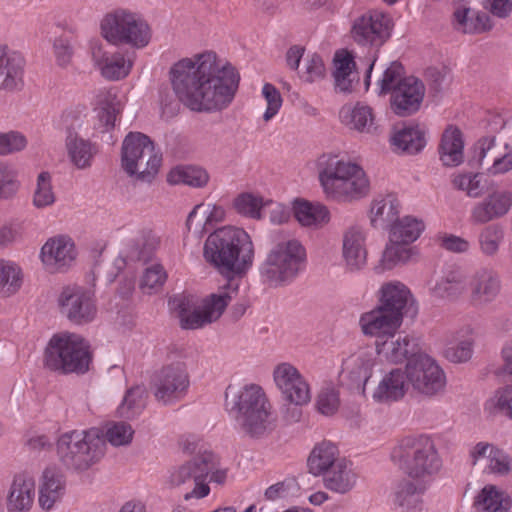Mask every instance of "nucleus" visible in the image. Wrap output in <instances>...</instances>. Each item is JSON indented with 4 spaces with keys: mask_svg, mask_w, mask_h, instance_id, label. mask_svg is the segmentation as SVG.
<instances>
[{
    "mask_svg": "<svg viewBox=\"0 0 512 512\" xmlns=\"http://www.w3.org/2000/svg\"><path fill=\"white\" fill-rule=\"evenodd\" d=\"M169 75L179 101L195 112L227 108L240 81L236 68L230 63L221 64L212 51L180 59L172 65Z\"/></svg>",
    "mask_w": 512,
    "mask_h": 512,
    "instance_id": "f257e3e1",
    "label": "nucleus"
},
{
    "mask_svg": "<svg viewBox=\"0 0 512 512\" xmlns=\"http://www.w3.org/2000/svg\"><path fill=\"white\" fill-rule=\"evenodd\" d=\"M203 256L219 273L241 275L253 264L254 246L243 229L224 226L209 234Z\"/></svg>",
    "mask_w": 512,
    "mask_h": 512,
    "instance_id": "f03ea898",
    "label": "nucleus"
},
{
    "mask_svg": "<svg viewBox=\"0 0 512 512\" xmlns=\"http://www.w3.org/2000/svg\"><path fill=\"white\" fill-rule=\"evenodd\" d=\"M225 397L227 410L249 437L260 438L276 427L271 405L260 386L252 384L237 391L230 385Z\"/></svg>",
    "mask_w": 512,
    "mask_h": 512,
    "instance_id": "7ed1b4c3",
    "label": "nucleus"
},
{
    "mask_svg": "<svg viewBox=\"0 0 512 512\" xmlns=\"http://www.w3.org/2000/svg\"><path fill=\"white\" fill-rule=\"evenodd\" d=\"M317 166L319 181L329 198L352 202L368 195L369 180L359 165L344 161L338 155L323 154Z\"/></svg>",
    "mask_w": 512,
    "mask_h": 512,
    "instance_id": "20e7f679",
    "label": "nucleus"
},
{
    "mask_svg": "<svg viewBox=\"0 0 512 512\" xmlns=\"http://www.w3.org/2000/svg\"><path fill=\"white\" fill-rule=\"evenodd\" d=\"M390 458L410 478L424 481L431 479L442 467L435 442L425 434L402 438L392 449Z\"/></svg>",
    "mask_w": 512,
    "mask_h": 512,
    "instance_id": "39448f33",
    "label": "nucleus"
},
{
    "mask_svg": "<svg viewBox=\"0 0 512 512\" xmlns=\"http://www.w3.org/2000/svg\"><path fill=\"white\" fill-rule=\"evenodd\" d=\"M106 442L98 428L70 431L57 441V455L68 469L84 471L97 463L105 454Z\"/></svg>",
    "mask_w": 512,
    "mask_h": 512,
    "instance_id": "423d86ee",
    "label": "nucleus"
},
{
    "mask_svg": "<svg viewBox=\"0 0 512 512\" xmlns=\"http://www.w3.org/2000/svg\"><path fill=\"white\" fill-rule=\"evenodd\" d=\"M162 162L153 141L141 132H130L123 140L121 166L136 181L151 183Z\"/></svg>",
    "mask_w": 512,
    "mask_h": 512,
    "instance_id": "0eeeda50",
    "label": "nucleus"
},
{
    "mask_svg": "<svg viewBox=\"0 0 512 512\" xmlns=\"http://www.w3.org/2000/svg\"><path fill=\"white\" fill-rule=\"evenodd\" d=\"M306 259L305 248L295 239L282 240L273 245L259 272L270 286H280L293 280Z\"/></svg>",
    "mask_w": 512,
    "mask_h": 512,
    "instance_id": "6e6552de",
    "label": "nucleus"
},
{
    "mask_svg": "<svg viewBox=\"0 0 512 512\" xmlns=\"http://www.w3.org/2000/svg\"><path fill=\"white\" fill-rule=\"evenodd\" d=\"M101 35L110 44H126L143 48L151 39L147 22L138 14L126 9H116L107 13L100 23Z\"/></svg>",
    "mask_w": 512,
    "mask_h": 512,
    "instance_id": "1a4fd4ad",
    "label": "nucleus"
},
{
    "mask_svg": "<svg viewBox=\"0 0 512 512\" xmlns=\"http://www.w3.org/2000/svg\"><path fill=\"white\" fill-rule=\"evenodd\" d=\"M214 468H216L214 454L204 452L194 457L192 460L174 468L168 477V484L173 488L186 491L184 493V499L186 501L192 498H203L210 492V488L205 481Z\"/></svg>",
    "mask_w": 512,
    "mask_h": 512,
    "instance_id": "9d476101",
    "label": "nucleus"
},
{
    "mask_svg": "<svg viewBox=\"0 0 512 512\" xmlns=\"http://www.w3.org/2000/svg\"><path fill=\"white\" fill-rule=\"evenodd\" d=\"M84 120L81 114L74 110H66L60 119L61 130L65 134V148L71 163L77 169H87L97 153V148L89 139H86L81 130Z\"/></svg>",
    "mask_w": 512,
    "mask_h": 512,
    "instance_id": "9b49d317",
    "label": "nucleus"
},
{
    "mask_svg": "<svg viewBox=\"0 0 512 512\" xmlns=\"http://www.w3.org/2000/svg\"><path fill=\"white\" fill-rule=\"evenodd\" d=\"M57 303L60 314L75 325H86L97 315L95 293L78 284H69L60 291Z\"/></svg>",
    "mask_w": 512,
    "mask_h": 512,
    "instance_id": "f8f14e48",
    "label": "nucleus"
},
{
    "mask_svg": "<svg viewBox=\"0 0 512 512\" xmlns=\"http://www.w3.org/2000/svg\"><path fill=\"white\" fill-rule=\"evenodd\" d=\"M190 385L186 364L182 361L163 366L154 376L153 395L164 405L173 404L184 398Z\"/></svg>",
    "mask_w": 512,
    "mask_h": 512,
    "instance_id": "ddd939ff",
    "label": "nucleus"
},
{
    "mask_svg": "<svg viewBox=\"0 0 512 512\" xmlns=\"http://www.w3.org/2000/svg\"><path fill=\"white\" fill-rule=\"evenodd\" d=\"M238 283L229 282L226 287L203 299L202 305L179 320L183 329H199L218 320L228 304L238 295Z\"/></svg>",
    "mask_w": 512,
    "mask_h": 512,
    "instance_id": "4468645a",
    "label": "nucleus"
},
{
    "mask_svg": "<svg viewBox=\"0 0 512 512\" xmlns=\"http://www.w3.org/2000/svg\"><path fill=\"white\" fill-rule=\"evenodd\" d=\"M409 384L421 394L433 396L445 387L443 370L426 354L416 355L406 364Z\"/></svg>",
    "mask_w": 512,
    "mask_h": 512,
    "instance_id": "2eb2a0df",
    "label": "nucleus"
},
{
    "mask_svg": "<svg viewBox=\"0 0 512 512\" xmlns=\"http://www.w3.org/2000/svg\"><path fill=\"white\" fill-rule=\"evenodd\" d=\"M392 26L389 16L372 12L355 19L351 34L357 44L378 50L390 38Z\"/></svg>",
    "mask_w": 512,
    "mask_h": 512,
    "instance_id": "dca6fc26",
    "label": "nucleus"
},
{
    "mask_svg": "<svg viewBox=\"0 0 512 512\" xmlns=\"http://www.w3.org/2000/svg\"><path fill=\"white\" fill-rule=\"evenodd\" d=\"M273 376L282 399L288 404L303 406L310 401L309 385L296 367L289 363H281L274 369Z\"/></svg>",
    "mask_w": 512,
    "mask_h": 512,
    "instance_id": "f3484780",
    "label": "nucleus"
},
{
    "mask_svg": "<svg viewBox=\"0 0 512 512\" xmlns=\"http://www.w3.org/2000/svg\"><path fill=\"white\" fill-rule=\"evenodd\" d=\"M474 158L491 174H502L512 169V147L497 141L494 136L482 137L477 141Z\"/></svg>",
    "mask_w": 512,
    "mask_h": 512,
    "instance_id": "a211bd4d",
    "label": "nucleus"
},
{
    "mask_svg": "<svg viewBox=\"0 0 512 512\" xmlns=\"http://www.w3.org/2000/svg\"><path fill=\"white\" fill-rule=\"evenodd\" d=\"M511 207V191L505 189L493 190L473 205L470 212V221L475 225L487 224L508 214Z\"/></svg>",
    "mask_w": 512,
    "mask_h": 512,
    "instance_id": "6ab92c4d",
    "label": "nucleus"
},
{
    "mask_svg": "<svg viewBox=\"0 0 512 512\" xmlns=\"http://www.w3.org/2000/svg\"><path fill=\"white\" fill-rule=\"evenodd\" d=\"M374 364L375 359L370 352L358 351L350 355L342 363V370L339 374L340 382L350 389L364 393Z\"/></svg>",
    "mask_w": 512,
    "mask_h": 512,
    "instance_id": "aec40b11",
    "label": "nucleus"
},
{
    "mask_svg": "<svg viewBox=\"0 0 512 512\" xmlns=\"http://www.w3.org/2000/svg\"><path fill=\"white\" fill-rule=\"evenodd\" d=\"M40 256L49 272H64L76 258L74 242L65 235L50 238L41 248Z\"/></svg>",
    "mask_w": 512,
    "mask_h": 512,
    "instance_id": "412c9836",
    "label": "nucleus"
},
{
    "mask_svg": "<svg viewBox=\"0 0 512 512\" xmlns=\"http://www.w3.org/2000/svg\"><path fill=\"white\" fill-rule=\"evenodd\" d=\"M386 313L403 322L405 314H415L414 300L410 290L401 282H389L380 289V298L377 305Z\"/></svg>",
    "mask_w": 512,
    "mask_h": 512,
    "instance_id": "4be33fe9",
    "label": "nucleus"
},
{
    "mask_svg": "<svg viewBox=\"0 0 512 512\" xmlns=\"http://www.w3.org/2000/svg\"><path fill=\"white\" fill-rule=\"evenodd\" d=\"M424 95V84L413 76L407 77L391 94V109L400 117L410 116L420 109Z\"/></svg>",
    "mask_w": 512,
    "mask_h": 512,
    "instance_id": "5701e85b",
    "label": "nucleus"
},
{
    "mask_svg": "<svg viewBox=\"0 0 512 512\" xmlns=\"http://www.w3.org/2000/svg\"><path fill=\"white\" fill-rule=\"evenodd\" d=\"M92 58L102 77L109 81L126 78L131 72L133 59L120 51L109 53L101 45L92 48Z\"/></svg>",
    "mask_w": 512,
    "mask_h": 512,
    "instance_id": "b1692460",
    "label": "nucleus"
},
{
    "mask_svg": "<svg viewBox=\"0 0 512 512\" xmlns=\"http://www.w3.org/2000/svg\"><path fill=\"white\" fill-rule=\"evenodd\" d=\"M361 331L365 336L375 337V345L389 337L396 336L402 322L376 306L369 312L363 313L359 319Z\"/></svg>",
    "mask_w": 512,
    "mask_h": 512,
    "instance_id": "393cba45",
    "label": "nucleus"
},
{
    "mask_svg": "<svg viewBox=\"0 0 512 512\" xmlns=\"http://www.w3.org/2000/svg\"><path fill=\"white\" fill-rule=\"evenodd\" d=\"M25 60L16 52L0 49V90L19 92L24 88Z\"/></svg>",
    "mask_w": 512,
    "mask_h": 512,
    "instance_id": "a878e982",
    "label": "nucleus"
},
{
    "mask_svg": "<svg viewBox=\"0 0 512 512\" xmlns=\"http://www.w3.org/2000/svg\"><path fill=\"white\" fill-rule=\"evenodd\" d=\"M469 288L471 300L475 304L485 305L496 299L501 290V281L493 269L481 267L472 275Z\"/></svg>",
    "mask_w": 512,
    "mask_h": 512,
    "instance_id": "bb28decb",
    "label": "nucleus"
},
{
    "mask_svg": "<svg viewBox=\"0 0 512 512\" xmlns=\"http://www.w3.org/2000/svg\"><path fill=\"white\" fill-rule=\"evenodd\" d=\"M36 489L33 477L26 473L14 476L6 497L8 512H28L35 500Z\"/></svg>",
    "mask_w": 512,
    "mask_h": 512,
    "instance_id": "cd10ccee",
    "label": "nucleus"
},
{
    "mask_svg": "<svg viewBox=\"0 0 512 512\" xmlns=\"http://www.w3.org/2000/svg\"><path fill=\"white\" fill-rule=\"evenodd\" d=\"M65 344V361L70 365L65 368V375L86 373L92 361L89 343L79 334L65 332Z\"/></svg>",
    "mask_w": 512,
    "mask_h": 512,
    "instance_id": "c85d7f7f",
    "label": "nucleus"
},
{
    "mask_svg": "<svg viewBox=\"0 0 512 512\" xmlns=\"http://www.w3.org/2000/svg\"><path fill=\"white\" fill-rule=\"evenodd\" d=\"M225 219V210L222 206L210 203H200L189 213L186 226L194 235L201 237L214 226Z\"/></svg>",
    "mask_w": 512,
    "mask_h": 512,
    "instance_id": "c756f323",
    "label": "nucleus"
},
{
    "mask_svg": "<svg viewBox=\"0 0 512 512\" xmlns=\"http://www.w3.org/2000/svg\"><path fill=\"white\" fill-rule=\"evenodd\" d=\"M342 253L349 270L357 271L365 266L367 250L365 235L361 227L352 226L344 232Z\"/></svg>",
    "mask_w": 512,
    "mask_h": 512,
    "instance_id": "7c9ffc66",
    "label": "nucleus"
},
{
    "mask_svg": "<svg viewBox=\"0 0 512 512\" xmlns=\"http://www.w3.org/2000/svg\"><path fill=\"white\" fill-rule=\"evenodd\" d=\"M407 370L394 368L386 373L373 392V398L378 402H395L402 399L408 388Z\"/></svg>",
    "mask_w": 512,
    "mask_h": 512,
    "instance_id": "2f4dec72",
    "label": "nucleus"
},
{
    "mask_svg": "<svg viewBox=\"0 0 512 512\" xmlns=\"http://www.w3.org/2000/svg\"><path fill=\"white\" fill-rule=\"evenodd\" d=\"M375 346L379 356L393 363H399L404 360H407L408 363L416 355L422 354L418 344L407 336H398L397 338L392 336L384 339V341H379Z\"/></svg>",
    "mask_w": 512,
    "mask_h": 512,
    "instance_id": "473e14b6",
    "label": "nucleus"
},
{
    "mask_svg": "<svg viewBox=\"0 0 512 512\" xmlns=\"http://www.w3.org/2000/svg\"><path fill=\"white\" fill-rule=\"evenodd\" d=\"M400 202L394 195L375 198L371 205L370 220L375 228L388 229L399 219Z\"/></svg>",
    "mask_w": 512,
    "mask_h": 512,
    "instance_id": "72a5a7b5",
    "label": "nucleus"
},
{
    "mask_svg": "<svg viewBox=\"0 0 512 512\" xmlns=\"http://www.w3.org/2000/svg\"><path fill=\"white\" fill-rule=\"evenodd\" d=\"M333 62L335 67L333 72L335 88L339 92L350 93L353 83L358 81L353 55L346 50L338 51L334 56Z\"/></svg>",
    "mask_w": 512,
    "mask_h": 512,
    "instance_id": "f704fd0d",
    "label": "nucleus"
},
{
    "mask_svg": "<svg viewBox=\"0 0 512 512\" xmlns=\"http://www.w3.org/2000/svg\"><path fill=\"white\" fill-rule=\"evenodd\" d=\"M474 506L481 512H508L512 507V499L504 490L486 485L476 496Z\"/></svg>",
    "mask_w": 512,
    "mask_h": 512,
    "instance_id": "c9c22d12",
    "label": "nucleus"
},
{
    "mask_svg": "<svg viewBox=\"0 0 512 512\" xmlns=\"http://www.w3.org/2000/svg\"><path fill=\"white\" fill-rule=\"evenodd\" d=\"M340 118L342 123L350 129L365 133L376 131L372 109L367 105L361 103L353 107L346 105L340 110Z\"/></svg>",
    "mask_w": 512,
    "mask_h": 512,
    "instance_id": "e433bc0d",
    "label": "nucleus"
},
{
    "mask_svg": "<svg viewBox=\"0 0 512 512\" xmlns=\"http://www.w3.org/2000/svg\"><path fill=\"white\" fill-rule=\"evenodd\" d=\"M464 143L462 132L458 128H448L444 131L439 147L440 160L443 165L454 167L463 162Z\"/></svg>",
    "mask_w": 512,
    "mask_h": 512,
    "instance_id": "4c0bfd02",
    "label": "nucleus"
},
{
    "mask_svg": "<svg viewBox=\"0 0 512 512\" xmlns=\"http://www.w3.org/2000/svg\"><path fill=\"white\" fill-rule=\"evenodd\" d=\"M356 474L346 459L339 460L324 476L325 487L333 492L346 494L356 484Z\"/></svg>",
    "mask_w": 512,
    "mask_h": 512,
    "instance_id": "58836bf2",
    "label": "nucleus"
},
{
    "mask_svg": "<svg viewBox=\"0 0 512 512\" xmlns=\"http://www.w3.org/2000/svg\"><path fill=\"white\" fill-rule=\"evenodd\" d=\"M62 474L55 467H48L43 471L42 482L39 488V505L50 510L62 495Z\"/></svg>",
    "mask_w": 512,
    "mask_h": 512,
    "instance_id": "ea45409f",
    "label": "nucleus"
},
{
    "mask_svg": "<svg viewBox=\"0 0 512 512\" xmlns=\"http://www.w3.org/2000/svg\"><path fill=\"white\" fill-rule=\"evenodd\" d=\"M335 444L323 441L316 445L308 458L309 471L315 476L329 472L341 460Z\"/></svg>",
    "mask_w": 512,
    "mask_h": 512,
    "instance_id": "a19ab883",
    "label": "nucleus"
},
{
    "mask_svg": "<svg viewBox=\"0 0 512 512\" xmlns=\"http://www.w3.org/2000/svg\"><path fill=\"white\" fill-rule=\"evenodd\" d=\"M467 288V278L460 270H451L431 288V295L442 300H456Z\"/></svg>",
    "mask_w": 512,
    "mask_h": 512,
    "instance_id": "79ce46f5",
    "label": "nucleus"
},
{
    "mask_svg": "<svg viewBox=\"0 0 512 512\" xmlns=\"http://www.w3.org/2000/svg\"><path fill=\"white\" fill-rule=\"evenodd\" d=\"M425 490L424 484L417 485L410 480H404L398 485L395 492V504L406 512H422Z\"/></svg>",
    "mask_w": 512,
    "mask_h": 512,
    "instance_id": "37998d69",
    "label": "nucleus"
},
{
    "mask_svg": "<svg viewBox=\"0 0 512 512\" xmlns=\"http://www.w3.org/2000/svg\"><path fill=\"white\" fill-rule=\"evenodd\" d=\"M391 144L399 151L414 155L426 145L425 132L418 126H405L391 137Z\"/></svg>",
    "mask_w": 512,
    "mask_h": 512,
    "instance_id": "c03bdc74",
    "label": "nucleus"
},
{
    "mask_svg": "<svg viewBox=\"0 0 512 512\" xmlns=\"http://www.w3.org/2000/svg\"><path fill=\"white\" fill-rule=\"evenodd\" d=\"M159 238L150 232L144 233L140 238L131 242L126 250L121 262H143L150 261L159 246Z\"/></svg>",
    "mask_w": 512,
    "mask_h": 512,
    "instance_id": "a18cd8bd",
    "label": "nucleus"
},
{
    "mask_svg": "<svg viewBox=\"0 0 512 512\" xmlns=\"http://www.w3.org/2000/svg\"><path fill=\"white\" fill-rule=\"evenodd\" d=\"M425 225L422 220L412 216L399 218L389 228V242H396L408 245L416 241L424 231Z\"/></svg>",
    "mask_w": 512,
    "mask_h": 512,
    "instance_id": "49530a36",
    "label": "nucleus"
},
{
    "mask_svg": "<svg viewBox=\"0 0 512 512\" xmlns=\"http://www.w3.org/2000/svg\"><path fill=\"white\" fill-rule=\"evenodd\" d=\"M208 172L199 166H176L167 174V182L172 185L184 184L194 188L205 187L209 182Z\"/></svg>",
    "mask_w": 512,
    "mask_h": 512,
    "instance_id": "de8ad7c7",
    "label": "nucleus"
},
{
    "mask_svg": "<svg viewBox=\"0 0 512 512\" xmlns=\"http://www.w3.org/2000/svg\"><path fill=\"white\" fill-rule=\"evenodd\" d=\"M296 219L303 226H323L329 221V211L320 203H310L305 200H296L293 207Z\"/></svg>",
    "mask_w": 512,
    "mask_h": 512,
    "instance_id": "09e8293b",
    "label": "nucleus"
},
{
    "mask_svg": "<svg viewBox=\"0 0 512 512\" xmlns=\"http://www.w3.org/2000/svg\"><path fill=\"white\" fill-rule=\"evenodd\" d=\"M65 349V332L53 335L44 352V366L50 371L65 375V368L70 367L65 361Z\"/></svg>",
    "mask_w": 512,
    "mask_h": 512,
    "instance_id": "8fccbe9b",
    "label": "nucleus"
},
{
    "mask_svg": "<svg viewBox=\"0 0 512 512\" xmlns=\"http://www.w3.org/2000/svg\"><path fill=\"white\" fill-rule=\"evenodd\" d=\"M470 9H457L454 12L455 27L463 33H482L492 28L490 17L485 12L470 15Z\"/></svg>",
    "mask_w": 512,
    "mask_h": 512,
    "instance_id": "3c124183",
    "label": "nucleus"
},
{
    "mask_svg": "<svg viewBox=\"0 0 512 512\" xmlns=\"http://www.w3.org/2000/svg\"><path fill=\"white\" fill-rule=\"evenodd\" d=\"M504 228L499 224H490L482 228L477 236L479 251L488 258H494L504 240Z\"/></svg>",
    "mask_w": 512,
    "mask_h": 512,
    "instance_id": "603ef678",
    "label": "nucleus"
},
{
    "mask_svg": "<svg viewBox=\"0 0 512 512\" xmlns=\"http://www.w3.org/2000/svg\"><path fill=\"white\" fill-rule=\"evenodd\" d=\"M147 391L142 385H137L128 389L125 393L122 403L117 412L120 417L133 418L138 415L146 405Z\"/></svg>",
    "mask_w": 512,
    "mask_h": 512,
    "instance_id": "864d4df0",
    "label": "nucleus"
},
{
    "mask_svg": "<svg viewBox=\"0 0 512 512\" xmlns=\"http://www.w3.org/2000/svg\"><path fill=\"white\" fill-rule=\"evenodd\" d=\"M22 285L20 268L10 262L0 261V296L9 297L15 294Z\"/></svg>",
    "mask_w": 512,
    "mask_h": 512,
    "instance_id": "5fc2aeb1",
    "label": "nucleus"
},
{
    "mask_svg": "<svg viewBox=\"0 0 512 512\" xmlns=\"http://www.w3.org/2000/svg\"><path fill=\"white\" fill-rule=\"evenodd\" d=\"M404 74V67L400 62H391L383 71L381 78L377 81L378 94H392L394 89L400 86V84L407 78L404 77Z\"/></svg>",
    "mask_w": 512,
    "mask_h": 512,
    "instance_id": "6e6d98bb",
    "label": "nucleus"
},
{
    "mask_svg": "<svg viewBox=\"0 0 512 512\" xmlns=\"http://www.w3.org/2000/svg\"><path fill=\"white\" fill-rule=\"evenodd\" d=\"M485 410L490 414H502L512 419V385L499 389L485 403Z\"/></svg>",
    "mask_w": 512,
    "mask_h": 512,
    "instance_id": "4d7b16f0",
    "label": "nucleus"
},
{
    "mask_svg": "<svg viewBox=\"0 0 512 512\" xmlns=\"http://www.w3.org/2000/svg\"><path fill=\"white\" fill-rule=\"evenodd\" d=\"M412 255V248L402 243L390 242L383 251L380 265L383 270H390L400 263H406Z\"/></svg>",
    "mask_w": 512,
    "mask_h": 512,
    "instance_id": "13d9d810",
    "label": "nucleus"
},
{
    "mask_svg": "<svg viewBox=\"0 0 512 512\" xmlns=\"http://www.w3.org/2000/svg\"><path fill=\"white\" fill-rule=\"evenodd\" d=\"M55 200L56 196L52 188L51 175L49 172L43 171L37 177L36 188L33 194V205L41 209L51 206Z\"/></svg>",
    "mask_w": 512,
    "mask_h": 512,
    "instance_id": "bf43d9fd",
    "label": "nucleus"
},
{
    "mask_svg": "<svg viewBox=\"0 0 512 512\" xmlns=\"http://www.w3.org/2000/svg\"><path fill=\"white\" fill-rule=\"evenodd\" d=\"M444 355L453 363H461L469 360L472 356L471 340L452 337L446 344Z\"/></svg>",
    "mask_w": 512,
    "mask_h": 512,
    "instance_id": "052dcab7",
    "label": "nucleus"
},
{
    "mask_svg": "<svg viewBox=\"0 0 512 512\" xmlns=\"http://www.w3.org/2000/svg\"><path fill=\"white\" fill-rule=\"evenodd\" d=\"M166 279L167 274L164 268L159 264L152 265L146 268L140 282V289L146 294L156 293Z\"/></svg>",
    "mask_w": 512,
    "mask_h": 512,
    "instance_id": "680f3d73",
    "label": "nucleus"
},
{
    "mask_svg": "<svg viewBox=\"0 0 512 512\" xmlns=\"http://www.w3.org/2000/svg\"><path fill=\"white\" fill-rule=\"evenodd\" d=\"M300 492V485L295 478H286L285 480L269 486L264 497L269 501H275L282 498L297 497Z\"/></svg>",
    "mask_w": 512,
    "mask_h": 512,
    "instance_id": "e2e57ef3",
    "label": "nucleus"
},
{
    "mask_svg": "<svg viewBox=\"0 0 512 512\" xmlns=\"http://www.w3.org/2000/svg\"><path fill=\"white\" fill-rule=\"evenodd\" d=\"M134 435V430L131 425L126 422L111 423L103 437L113 446H126L131 443Z\"/></svg>",
    "mask_w": 512,
    "mask_h": 512,
    "instance_id": "0e129e2a",
    "label": "nucleus"
},
{
    "mask_svg": "<svg viewBox=\"0 0 512 512\" xmlns=\"http://www.w3.org/2000/svg\"><path fill=\"white\" fill-rule=\"evenodd\" d=\"M19 189L16 171L9 165L0 163V198L13 197Z\"/></svg>",
    "mask_w": 512,
    "mask_h": 512,
    "instance_id": "69168bd1",
    "label": "nucleus"
},
{
    "mask_svg": "<svg viewBox=\"0 0 512 512\" xmlns=\"http://www.w3.org/2000/svg\"><path fill=\"white\" fill-rule=\"evenodd\" d=\"M234 207L242 215L260 218L262 199L250 193H243L234 200Z\"/></svg>",
    "mask_w": 512,
    "mask_h": 512,
    "instance_id": "338daca9",
    "label": "nucleus"
},
{
    "mask_svg": "<svg viewBox=\"0 0 512 512\" xmlns=\"http://www.w3.org/2000/svg\"><path fill=\"white\" fill-rule=\"evenodd\" d=\"M454 186L472 198H478L483 194V186L479 174H463L453 179Z\"/></svg>",
    "mask_w": 512,
    "mask_h": 512,
    "instance_id": "774afa93",
    "label": "nucleus"
}]
</instances>
